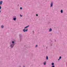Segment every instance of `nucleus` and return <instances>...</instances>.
Here are the masks:
<instances>
[{"label": "nucleus", "instance_id": "f257e3e1", "mask_svg": "<svg viewBox=\"0 0 67 67\" xmlns=\"http://www.w3.org/2000/svg\"><path fill=\"white\" fill-rule=\"evenodd\" d=\"M14 41H12V43L13 44H11L10 45V46L11 47H13V46H14Z\"/></svg>", "mask_w": 67, "mask_h": 67}, {"label": "nucleus", "instance_id": "f03ea898", "mask_svg": "<svg viewBox=\"0 0 67 67\" xmlns=\"http://www.w3.org/2000/svg\"><path fill=\"white\" fill-rule=\"evenodd\" d=\"M27 30H28V29H27L26 30V29H25L23 30V31L24 32H27Z\"/></svg>", "mask_w": 67, "mask_h": 67}, {"label": "nucleus", "instance_id": "7ed1b4c3", "mask_svg": "<svg viewBox=\"0 0 67 67\" xmlns=\"http://www.w3.org/2000/svg\"><path fill=\"white\" fill-rule=\"evenodd\" d=\"M53 2H52L51 3V7H53Z\"/></svg>", "mask_w": 67, "mask_h": 67}, {"label": "nucleus", "instance_id": "20e7f679", "mask_svg": "<svg viewBox=\"0 0 67 67\" xmlns=\"http://www.w3.org/2000/svg\"><path fill=\"white\" fill-rule=\"evenodd\" d=\"M28 27H29V25H28L26 27L24 28L25 29H26V28H27Z\"/></svg>", "mask_w": 67, "mask_h": 67}, {"label": "nucleus", "instance_id": "39448f33", "mask_svg": "<svg viewBox=\"0 0 67 67\" xmlns=\"http://www.w3.org/2000/svg\"><path fill=\"white\" fill-rule=\"evenodd\" d=\"M16 18H13V20L14 21H15V20H16Z\"/></svg>", "mask_w": 67, "mask_h": 67}, {"label": "nucleus", "instance_id": "423d86ee", "mask_svg": "<svg viewBox=\"0 0 67 67\" xmlns=\"http://www.w3.org/2000/svg\"><path fill=\"white\" fill-rule=\"evenodd\" d=\"M2 1H1L0 2V4H2Z\"/></svg>", "mask_w": 67, "mask_h": 67}, {"label": "nucleus", "instance_id": "0eeeda50", "mask_svg": "<svg viewBox=\"0 0 67 67\" xmlns=\"http://www.w3.org/2000/svg\"><path fill=\"white\" fill-rule=\"evenodd\" d=\"M44 65H46V61L44 62Z\"/></svg>", "mask_w": 67, "mask_h": 67}, {"label": "nucleus", "instance_id": "6e6552de", "mask_svg": "<svg viewBox=\"0 0 67 67\" xmlns=\"http://www.w3.org/2000/svg\"><path fill=\"white\" fill-rule=\"evenodd\" d=\"M49 32H51V31H52V29H50L49 30Z\"/></svg>", "mask_w": 67, "mask_h": 67}, {"label": "nucleus", "instance_id": "1a4fd4ad", "mask_svg": "<svg viewBox=\"0 0 67 67\" xmlns=\"http://www.w3.org/2000/svg\"><path fill=\"white\" fill-rule=\"evenodd\" d=\"M60 12L61 13H63V10H61Z\"/></svg>", "mask_w": 67, "mask_h": 67}, {"label": "nucleus", "instance_id": "9d476101", "mask_svg": "<svg viewBox=\"0 0 67 67\" xmlns=\"http://www.w3.org/2000/svg\"><path fill=\"white\" fill-rule=\"evenodd\" d=\"M46 59L47 60H48V56L46 58Z\"/></svg>", "mask_w": 67, "mask_h": 67}, {"label": "nucleus", "instance_id": "9b49d317", "mask_svg": "<svg viewBox=\"0 0 67 67\" xmlns=\"http://www.w3.org/2000/svg\"><path fill=\"white\" fill-rule=\"evenodd\" d=\"M1 27L2 28H3V27H4V26L3 25H2Z\"/></svg>", "mask_w": 67, "mask_h": 67}, {"label": "nucleus", "instance_id": "f8f14e48", "mask_svg": "<svg viewBox=\"0 0 67 67\" xmlns=\"http://www.w3.org/2000/svg\"><path fill=\"white\" fill-rule=\"evenodd\" d=\"M52 65H54V63H52Z\"/></svg>", "mask_w": 67, "mask_h": 67}, {"label": "nucleus", "instance_id": "ddd939ff", "mask_svg": "<svg viewBox=\"0 0 67 67\" xmlns=\"http://www.w3.org/2000/svg\"><path fill=\"white\" fill-rule=\"evenodd\" d=\"M61 58H62V57H60L59 58V59H61Z\"/></svg>", "mask_w": 67, "mask_h": 67}, {"label": "nucleus", "instance_id": "4468645a", "mask_svg": "<svg viewBox=\"0 0 67 67\" xmlns=\"http://www.w3.org/2000/svg\"><path fill=\"white\" fill-rule=\"evenodd\" d=\"M20 10H21V9H22V7H20Z\"/></svg>", "mask_w": 67, "mask_h": 67}, {"label": "nucleus", "instance_id": "2eb2a0df", "mask_svg": "<svg viewBox=\"0 0 67 67\" xmlns=\"http://www.w3.org/2000/svg\"><path fill=\"white\" fill-rule=\"evenodd\" d=\"M52 67H55V66L54 65H53L52 66Z\"/></svg>", "mask_w": 67, "mask_h": 67}, {"label": "nucleus", "instance_id": "dca6fc26", "mask_svg": "<svg viewBox=\"0 0 67 67\" xmlns=\"http://www.w3.org/2000/svg\"><path fill=\"white\" fill-rule=\"evenodd\" d=\"M37 47V45H36V47Z\"/></svg>", "mask_w": 67, "mask_h": 67}, {"label": "nucleus", "instance_id": "f3484780", "mask_svg": "<svg viewBox=\"0 0 67 67\" xmlns=\"http://www.w3.org/2000/svg\"><path fill=\"white\" fill-rule=\"evenodd\" d=\"M1 9V7L0 6V9Z\"/></svg>", "mask_w": 67, "mask_h": 67}, {"label": "nucleus", "instance_id": "a211bd4d", "mask_svg": "<svg viewBox=\"0 0 67 67\" xmlns=\"http://www.w3.org/2000/svg\"><path fill=\"white\" fill-rule=\"evenodd\" d=\"M36 16H38V14H36Z\"/></svg>", "mask_w": 67, "mask_h": 67}, {"label": "nucleus", "instance_id": "6ab92c4d", "mask_svg": "<svg viewBox=\"0 0 67 67\" xmlns=\"http://www.w3.org/2000/svg\"><path fill=\"white\" fill-rule=\"evenodd\" d=\"M59 59H58V60H59Z\"/></svg>", "mask_w": 67, "mask_h": 67}, {"label": "nucleus", "instance_id": "aec40b11", "mask_svg": "<svg viewBox=\"0 0 67 67\" xmlns=\"http://www.w3.org/2000/svg\"><path fill=\"white\" fill-rule=\"evenodd\" d=\"M20 16H22V15H20Z\"/></svg>", "mask_w": 67, "mask_h": 67}, {"label": "nucleus", "instance_id": "412c9836", "mask_svg": "<svg viewBox=\"0 0 67 67\" xmlns=\"http://www.w3.org/2000/svg\"><path fill=\"white\" fill-rule=\"evenodd\" d=\"M1 12V10H0V13Z\"/></svg>", "mask_w": 67, "mask_h": 67}, {"label": "nucleus", "instance_id": "4be33fe9", "mask_svg": "<svg viewBox=\"0 0 67 67\" xmlns=\"http://www.w3.org/2000/svg\"><path fill=\"white\" fill-rule=\"evenodd\" d=\"M21 35H20V36H21Z\"/></svg>", "mask_w": 67, "mask_h": 67}, {"label": "nucleus", "instance_id": "5701e85b", "mask_svg": "<svg viewBox=\"0 0 67 67\" xmlns=\"http://www.w3.org/2000/svg\"><path fill=\"white\" fill-rule=\"evenodd\" d=\"M24 67H25V66H24Z\"/></svg>", "mask_w": 67, "mask_h": 67}]
</instances>
